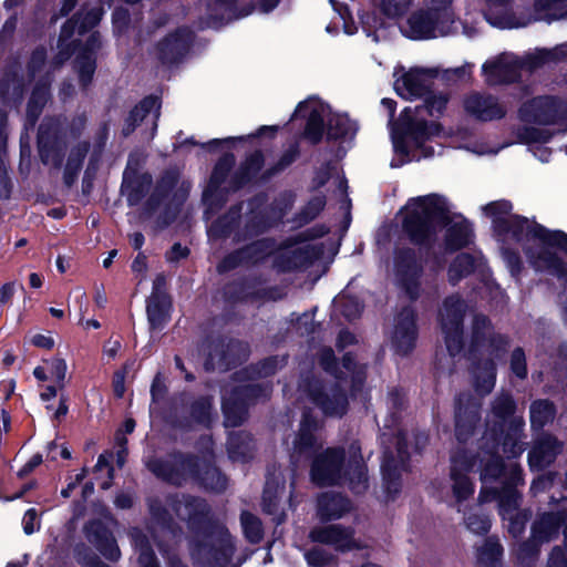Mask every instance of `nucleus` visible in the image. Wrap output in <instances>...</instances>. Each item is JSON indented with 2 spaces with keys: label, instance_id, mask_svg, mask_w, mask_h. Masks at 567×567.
Masks as SVG:
<instances>
[{
  "label": "nucleus",
  "instance_id": "1",
  "mask_svg": "<svg viewBox=\"0 0 567 567\" xmlns=\"http://www.w3.org/2000/svg\"><path fill=\"white\" fill-rule=\"evenodd\" d=\"M514 402L508 394L498 396L493 404V421H487L486 431L482 437V452L480 453L481 480L483 483L480 493V503H486L496 498L498 501L499 514L507 520V529L514 536H519L528 520L525 512L518 511L519 495L517 491L508 485L502 493L489 489L487 484L499 477L503 473V464L499 456V449L508 458L516 457L523 452L519 442V433L523 427L520 417H512Z\"/></svg>",
  "mask_w": 567,
  "mask_h": 567
},
{
  "label": "nucleus",
  "instance_id": "2",
  "mask_svg": "<svg viewBox=\"0 0 567 567\" xmlns=\"http://www.w3.org/2000/svg\"><path fill=\"white\" fill-rule=\"evenodd\" d=\"M482 209L491 218L502 241V255L513 276L519 272L522 262L512 245L525 251L536 270L548 271L559 278L565 276L563 262L556 256L557 250L567 252L565 233L547 230L533 220L512 214V205L507 200L489 203Z\"/></svg>",
  "mask_w": 567,
  "mask_h": 567
},
{
  "label": "nucleus",
  "instance_id": "3",
  "mask_svg": "<svg viewBox=\"0 0 567 567\" xmlns=\"http://www.w3.org/2000/svg\"><path fill=\"white\" fill-rule=\"evenodd\" d=\"M422 99H424V106H417L414 110L404 109L399 122L391 125L394 150L392 167H400L408 162L433 156L435 150L427 143L434 138L446 136L443 127L436 122H426L422 117V112L425 110L431 116L440 115L446 106L447 97L430 90Z\"/></svg>",
  "mask_w": 567,
  "mask_h": 567
},
{
  "label": "nucleus",
  "instance_id": "4",
  "mask_svg": "<svg viewBox=\"0 0 567 567\" xmlns=\"http://www.w3.org/2000/svg\"><path fill=\"white\" fill-rule=\"evenodd\" d=\"M402 225L414 243L427 241L437 226H445V247L458 249L471 240L472 229L461 216L451 217L447 200L437 194L411 198L401 210Z\"/></svg>",
  "mask_w": 567,
  "mask_h": 567
},
{
  "label": "nucleus",
  "instance_id": "5",
  "mask_svg": "<svg viewBox=\"0 0 567 567\" xmlns=\"http://www.w3.org/2000/svg\"><path fill=\"white\" fill-rule=\"evenodd\" d=\"M176 515L193 532L190 556L196 567H227L234 554L228 530L208 516L207 504L198 498L183 497L174 502Z\"/></svg>",
  "mask_w": 567,
  "mask_h": 567
},
{
  "label": "nucleus",
  "instance_id": "6",
  "mask_svg": "<svg viewBox=\"0 0 567 567\" xmlns=\"http://www.w3.org/2000/svg\"><path fill=\"white\" fill-rule=\"evenodd\" d=\"M519 118L529 125L517 130L518 142L527 144L540 162H548L550 151L542 144L567 130V105L549 96L535 97L522 105Z\"/></svg>",
  "mask_w": 567,
  "mask_h": 567
},
{
  "label": "nucleus",
  "instance_id": "7",
  "mask_svg": "<svg viewBox=\"0 0 567 567\" xmlns=\"http://www.w3.org/2000/svg\"><path fill=\"white\" fill-rule=\"evenodd\" d=\"M311 478L322 486L348 481L354 493H362L368 486V477L360 446L357 443L350 445L347 465L344 454L337 449H328L318 454L312 463Z\"/></svg>",
  "mask_w": 567,
  "mask_h": 567
},
{
  "label": "nucleus",
  "instance_id": "8",
  "mask_svg": "<svg viewBox=\"0 0 567 567\" xmlns=\"http://www.w3.org/2000/svg\"><path fill=\"white\" fill-rule=\"evenodd\" d=\"M567 58V42L554 49H536L519 59L513 53H502L483 64V74L489 85L509 83L539 66Z\"/></svg>",
  "mask_w": 567,
  "mask_h": 567
},
{
  "label": "nucleus",
  "instance_id": "9",
  "mask_svg": "<svg viewBox=\"0 0 567 567\" xmlns=\"http://www.w3.org/2000/svg\"><path fill=\"white\" fill-rule=\"evenodd\" d=\"M148 466L156 476L172 484L179 485L188 480H194L213 491H221L226 487L225 476L213 466L206 456L199 460L174 455L166 461H153Z\"/></svg>",
  "mask_w": 567,
  "mask_h": 567
},
{
  "label": "nucleus",
  "instance_id": "10",
  "mask_svg": "<svg viewBox=\"0 0 567 567\" xmlns=\"http://www.w3.org/2000/svg\"><path fill=\"white\" fill-rule=\"evenodd\" d=\"M507 340L495 334L489 326L488 320L484 316H476L473 320L471 337V360L475 358L476 352L488 358L482 363L473 368L475 378V386L482 394L489 393L495 385V364L493 359L501 357L505 350Z\"/></svg>",
  "mask_w": 567,
  "mask_h": 567
},
{
  "label": "nucleus",
  "instance_id": "11",
  "mask_svg": "<svg viewBox=\"0 0 567 567\" xmlns=\"http://www.w3.org/2000/svg\"><path fill=\"white\" fill-rule=\"evenodd\" d=\"M292 117H306L305 136L311 143H318L324 130L331 138L352 137L357 124L346 114L332 113L329 105L316 97L299 103Z\"/></svg>",
  "mask_w": 567,
  "mask_h": 567
},
{
  "label": "nucleus",
  "instance_id": "12",
  "mask_svg": "<svg viewBox=\"0 0 567 567\" xmlns=\"http://www.w3.org/2000/svg\"><path fill=\"white\" fill-rule=\"evenodd\" d=\"M426 10L411 14L401 27L402 33L413 40L444 37L455 31V21L450 4L452 0H422Z\"/></svg>",
  "mask_w": 567,
  "mask_h": 567
},
{
  "label": "nucleus",
  "instance_id": "13",
  "mask_svg": "<svg viewBox=\"0 0 567 567\" xmlns=\"http://www.w3.org/2000/svg\"><path fill=\"white\" fill-rule=\"evenodd\" d=\"M246 375L247 371L237 373L240 383L224 389L223 411L227 427H235L244 422L250 400L267 396L266 390L261 389L260 384L245 383Z\"/></svg>",
  "mask_w": 567,
  "mask_h": 567
},
{
  "label": "nucleus",
  "instance_id": "14",
  "mask_svg": "<svg viewBox=\"0 0 567 567\" xmlns=\"http://www.w3.org/2000/svg\"><path fill=\"white\" fill-rule=\"evenodd\" d=\"M466 306L457 296L446 298L439 313L445 344L451 357L457 355L463 347L462 323Z\"/></svg>",
  "mask_w": 567,
  "mask_h": 567
},
{
  "label": "nucleus",
  "instance_id": "15",
  "mask_svg": "<svg viewBox=\"0 0 567 567\" xmlns=\"http://www.w3.org/2000/svg\"><path fill=\"white\" fill-rule=\"evenodd\" d=\"M439 70L435 68H411L409 71L396 70L394 89L405 100L423 97L430 92Z\"/></svg>",
  "mask_w": 567,
  "mask_h": 567
},
{
  "label": "nucleus",
  "instance_id": "16",
  "mask_svg": "<svg viewBox=\"0 0 567 567\" xmlns=\"http://www.w3.org/2000/svg\"><path fill=\"white\" fill-rule=\"evenodd\" d=\"M566 513L558 511L557 513H546L538 517L532 527V537L528 542L523 543L516 549L518 559L524 560L537 554L538 547L546 542L555 538L566 519Z\"/></svg>",
  "mask_w": 567,
  "mask_h": 567
},
{
  "label": "nucleus",
  "instance_id": "17",
  "mask_svg": "<svg viewBox=\"0 0 567 567\" xmlns=\"http://www.w3.org/2000/svg\"><path fill=\"white\" fill-rule=\"evenodd\" d=\"M476 466L473 455L466 451H457L451 458V488L455 503L461 506L463 502L474 494V484L468 474Z\"/></svg>",
  "mask_w": 567,
  "mask_h": 567
},
{
  "label": "nucleus",
  "instance_id": "18",
  "mask_svg": "<svg viewBox=\"0 0 567 567\" xmlns=\"http://www.w3.org/2000/svg\"><path fill=\"white\" fill-rule=\"evenodd\" d=\"M488 10L484 13L486 20L497 28H512L513 24L504 18L494 19V11L498 7L504 8L509 0H486ZM567 7V0H536L535 11L538 19L555 20L563 16L561 11Z\"/></svg>",
  "mask_w": 567,
  "mask_h": 567
},
{
  "label": "nucleus",
  "instance_id": "19",
  "mask_svg": "<svg viewBox=\"0 0 567 567\" xmlns=\"http://www.w3.org/2000/svg\"><path fill=\"white\" fill-rule=\"evenodd\" d=\"M310 399L326 415L341 416L347 410V399L338 388H322L318 381L307 386Z\"/></svg>",
  "mask_w": 567,
  "mask_h": 567
},
{
  "label": "nucleus",
  "instance_id": "20",
  "mask_svg": "<svg viewBox=\"0 0 567 567\" xmlns=\"http://www.w3.org/2000/svg\"><path fill=\"white\" fill-rule=\"evenodd\" d=\"M396 280L411 299L419 296L421 268L411 250L400 252L395 258Z\"/></svg>",
  "mask_w": 567,
  "mask_h": 567
},
{
  "label": "nucleus",
  "instance_id": "21",
  "mask_svg": "<svg viewBox=\"0 0 567 567\" xmlns=\"http://www.w3.org/2000/svg\"><path fill=\"white\" fill-rule=\"evenodd\" d=\"M316 429L317 423L309 414H305L299 433L293 441V449L291 453V461L293 464L298 465L299 463L309 460L321 446L313 434Z\"/></svg>",
  "mask_w": 567,
  "mask_h": 567
},
{
  "label": "nucleus",
  "instance_id": "22",
  "mask_svg": "<svg viewBox=\"0 0 567 567\" xmlns=\"http://www.w3.org/2000/svg\"><path fill=\"white\" fill-rule=\"evenodd\" d=\"M415 315L410 308H404L395 318L392 332V344L400 353L412 350L416 340Z\"/></svg>",
  "mask_w": 567,
  "mask_h": 567
},
{
  "label": "nucleus",
  "instance_id": "23",
  "mask_svg": "<svg viewBox=\"0 0 567 567\" xmlns=\"http://www.w3.org/2000/svg\"><path fill=\"white\" fill-rule=\"evenodd\" d=\"M310 538L313 542L331 545L338 550H349L357 546L352 530L340 525L313 528L310 532Z\"/></svg>",
  "mask_w": 567,
  "mask_h": 567
},
{
  "label": "nucleus",
  "instance_id": "24",
  "mask_svg": "<svg viewBox=\"0 0 567 567\" xmlns=\"http://www.w3.org/2000/svg\"><path fill=\"white\" fill-rule=\"evenodd\" d=\"M189 42L190 31L185 28L178 29L158 43L156 54L163 62H175L187 52Z\"/></svg>",
  "mask_w": 567,
  "mask_h": 567
},
{
  "label": "nucleus",
  "instance_id": "25",
  "mask_svg": "<svg viewBox=\"0 0 567 567\" xmlns=\"http://www.w3.org/2000/svg\"><path fill=\"white\" fill-rule=\"evenodd\" d=\"M467 113L482 121L501 118L505 114L504 107L493 96L471 94L464 101Z\"/></svg>",
  "mask_w": 567,
  "mask_h": 567
},
{
  "label": "nucleus",
  "instance_id": "26",
  "mask_svg": "<svg viewBox=\"0 0 567 567\" xmlns=\"http://www.w3.org/2000/svg\"><path fill=\"white\" fill-rule=\"evenodd\" d=\"M159 116V102L157 97L148 96L144 99L131 112L124 133L130 134L138 123L147 122L151 124L153 132L156 130L157 120Z\"/></svg>",
  "mask_w": 567,
  "mask_h": 567
},
{
  "label": "nucleus",
  "instance_id": "27",
  "mask_svg": "<svg viewBox=\"0 0 567 567\" xmlns=\"http://www.w3.org/2000/svg\"><path fill=\"white\" fill-rule=\"evenodd\" d=\"M100 45L99 37L92 33L85 48L81 49L75 59V68L79 73L80 82L83 86L87 85L95 72V52Z\"/></svg>",
  "mask_w": 567,
  "mask_h": 567
},
{
  "label": "nucleus",
  "instance_id": "28",
  "mask_svg": "<svg viewBox=\"0 0 567 567\" xmlns=\"http://www.w3.org/2000/svg\"><path fill=\"white\" fill-rule=\"evenodd\" d=\"M102 13V9L96 6L87 10L85 14L81 12L75 19L68 21L61 31L60 45H64V42L72 37L75 30L79 34H82L94 28L100 22Z\"/></svg>",
  "mask_w": 567,
  "mask_h": 567
},
{
  "label": "nucleus",
  "instance_id": "29",
  "mask_svg": "<svg viewBox=\"0 0 567 567\" xmlns=\"http://www.w3.org/2000/svg\"><path fill=\"white\" fill-rule=\"evenodd\" d=\"M559 449L556 439L553 436L542 437L528 454L529 466L533 470L544 468L555 460Z\"/></svg>",
  "mask_w": 567,
  "mask_h": 567
},
{
  "label": "nucleus",
  "instance_id": "30",
  "mask_svg": "<svg viewBox=\"0 0 567 567\" xmlns=\"http://www.w3.org/2000/svg\"><path fill=\"white\" fill-rule=\"evenodd\" d=\"M350 502L338 494H322L318 499V515L321 519H337L350 511Z\"/></svg>",
  "mask_w": 567,
  "mask_h": 567
},
{
  "label": "nucleus",
  "instance_id": "31",
  "mask_svg": "<svg viewBox=\"0 0 567 567\" xmlns=\"http://www.w3.org/2000/svg\"><path fill=\"white\" fill-rule=\"evenodd\" d=\"M235 2L236 0H213L212 3H209V21L207 22V25L217 28L224 20H229L233 17H246L252 12V10H247L243 13L235 14Z\"/></svg>",
  "mask_w": 567,
  "mask_h": 567
},
{
  "label": "nucleus",
  "instance_id": "32",
  "mask_svg": "<svg viewBox=\"0 0 567 567\" xmlns=\"http://www.w3.org/2000/svg\"><path fill=\"white\" fill-rule=\"evenodd\" d=\"M503 548L498 540L486 539L482 546L477 548L478 567H502Z\"/></svg>",
  "mask_w": 567,
  "mask_h": 567
},
{
  "label": "nucleus",
  "instance_id": "33",
  "mask_svg": "<svg viewBox=\"0 0 567 567\" xmlns=\"http://www.w3.org/2000/svg\"><path fill=\"white\" fill-rule=\"evenodd\" d=\"M97 525L95 523H91L86 527V532L90 537L94 535V540L97 544L100 551L110 560H117L121 556L120 548L111 534L106 530H102L101 534L95 529Z\"/></svg>",
  "mask_w": 567,
  "mask_h": 567
},
{
  "label": "nucleus",
  "instance_id": "34",
  "mask_svg": "<svg viewBox=\"0 0 567 567\" xmlns=\"http://www.w3.org/2000/svg\"><path fill=\"white\" fill-rule=\"evenodd\" d=\"M169 302L154 293L147 302V317L152 328H159L168 318Z\"/></svg>",
  "mask_w": 567,
  "mask_h": 567
},
{
  "label": "nucleus",
  "instance_id": "35",
  "mask_svg": "<svg viewBox=\"0 0 567 567\" xmlns=\"http://www.w3.org/2000/svg\"><path fill=\"white\" fill-rule=\"evenodd\" d=\"M131 537L135 549L138 551V563L141 567H159L157 560L152 551L148 540L141 530L134 528L131 532Z\"/></svg>",
  "mask_w": 567,
  "mask_h": 567
},
{
  "label": "nucleus",
  "instance_id": "36",
  "mask_svg": "<svg viewBox=\"0 0 567 567\" xmlns=\"http://www.w3.org/2000/svg\"><path fill=\"white\" fill-rule=\"evenodd\" d=\"M413 0H373L380 12L388 20L402 17L412 6Z\"/></svg>",
  "mask_w": 567,
  "mask_h": 567
},
{
  "label": "nucleus",
  "instance_id": "37",
  "mask_svg": "<svg viewBox=\"0 0 567 567\" xmlns=\"http://www.w3.org/2000/svg\"><path fill=\"white\" fill-rule=\"evenodd\" d=\"M475 260L466 254L458 255L449 269V280L452 285H456L463 277L471 274L474 269Z\"/></svg>",
  "mask_w": 567,
  "mask_h": 567
},
{
  "label": "nucleus",
  "instance_id": "38",
  "mask_svg": "<svg viewBox=\"0 0 567 567\" xmlns=\"http://www.w3.org/2000/svg\"><path fill=\"white\" fill-rule=\"evenodd\" d=\"M555 411L550 402L539 400L530 406V422L534 427H543L547 422L551 421Z\"/></svg>",
  "mask_w": 567,
  "mask_h": 567
},
{
  "label": "nucleus",
  "instance_id": "39",
  "mask_svg": "<svg viewBox=\"0 0 567 567\" xmlns=\"http://www.w3.org/2000/svg\"><path fill=\"white\" fill-rule=\"evenodd\" d=\"M476 412L471 410H464L461 406V400H458V408L456 411V436L458 441H465L467 434L472 431L476 421Z\"/></svg>",
  "mask_w": 567,
  "mask_h": 567
},
{
  "label": "nucleus",
  "instance_id": "40",
  "mask_svg": "<svg viewBox=\"0 0 567 567\" xmlns=\"http://www.w3.org/2000/svg\"><path fill=\"white\" fill-rule=\"evenodd\" d=\"M362 27L368 37H373V41L379 42L386 38V22L379 19L375 14H365L361 19Z\"/></svg>",
  "mask_w": 567,
  "mask_h": 567
},
{
  "label": "nucleus",
  "instance_id": "41",
  "mask_svg": "<svg viewBox=\"0 0 567 567\" xmlns=\"http://www.w3.org/2000/svg\"><path fill=\"white\" fill-rule=\"evenodd\" d=\"M48 100V86L47 84L38 85L31 95V99L28 103V117L29 120L34 123L38 118L43 105L47 103Z\"/></svg>",
  "mask_w": 567,
  "mask_h": 567
},
{
  "label": "nucleus",
  "instance_id": "42",
  "mask_svg": "<svg viewBox=\"0 0 567 567\" xmlns=\"http://www.w3.org/2000/svg\"><path fill=\"white\" fill-rule=\"evenodd\" d=\"M229 457L234 461H245L250 453V445L246 435L235 434L228 440Z\"/></svg>",
  "mask_w": 567,
  "mask_h": 567
},
{
  "label": "nucleus",
  "instance_id": "43",
  "mask_svg": "<svg viewBox=\"0 0 567 567\" xmlns=\"http://www.w3.org/2000/svg\"><path fill=\"white\" fill-rule=\"evenodd\" d=\"M246 538L251 543H258L262 536L261 523L255 515L244 512L240 517Z\"/></svg>",
  "mask_w": 567,
  "mask_h": 567
},
{
  "label": "nucleus",
  "instance_id": "44",
  "mask_svg": "<svg viewBox=\"0 0 567 567\" xmlns=\"http://www.w3.org/2000/svg\"><path fill=\"white\" fill-rule=\"evenodd\" d=\"M43 363L48 369L50 380L54 381L58 388H64L68 370L65 360L61 358H53L50 360H44Z\"/></svg>",
  "mask_w": 567,
  "mask_h": 567
},
{
  "label": "nucleus",
  "instance_id": "45",
  "mask_svg": "<svg viewBox=\"0 0 567 567\" xmlns=\"http://www.w3.org/2000/svg\"><path fill=\"white\" fill-rule=\"evenodd\" d=\"M233 165L234 157L230 154H227L219 159L213 171L209 182V189L217 188L223 183Z\"/></svg>",
  "mask_w": 567,
  "mask_h": 567
},
{
  "label": "nucleus",
  "instance_id": "46",
  "mask_svg": "<svg viewBox=\"0 0 567 567\" xmlns=\"http://www.w3.org/2000/svg\"><path fill=\"white\" fill-rule=\"evenodd\" d=\"M274 250L272 244L269 240H258L247 247L241 254L245 258L251 261H259L264 257L270 255Z\"/></svg>",
  "mask_w": 567,
  "mask_h": 567
},
{
  "label": "nucleus",
  "instance_id": "47",
  "mask_svg": "<svg viewBox=\"0 0 567 567\" xmlns=\"http://www.w3.org/2000/svg\"><path fill=\"white\" fill-rule=\"evenodd\" d=\"M1 96L4 101L19 99L22 94V86L20 81L13 76L12 79L6 78L1 82Z\"/></svg>",
  "mask_w": 567,
  "mask_h": 567
},
{
  "label": "nucleus",
  "instance_id": "48",
  "mask_svg": "<svg viewBox=\"0 0 567 567\" xmlns=\"http://www.w3.org/2000/svg\"><path fill=\"white\" fill-rule=\"evenodd\" d=\"M337 302L342 308V313L348 319L357 318L362 311V305L355 298L342 295L338 298Z\"/></svg>",
  "mask_w": 567,
  "mask_h": 567
},
{
  "label": "nucleus",
  "instance_id": "49",
  "mask_svg": "<svg viewBox=\"0 0 567 567\" xmlns=\"http://www.w3.org/2000/svg\"><path fill=\"white\" fill-rule=\"evenodd\" d=\"M465 524L475 534L487 533L491 527V520L486 515H467Z\"/></svg>",
  "mask_w": 567,
  "mask_h": 567
},
{
  "label": "nucleus",
  "instance_id": "50",
  "mask_svg": "<svg viewBox=\"0 0 567 567\" xmlns=\"http://www.w3.org/2000/svg\"><path fill=\"white\" fill-rule=\"evenodd\" d=\"M511 369L513 373L519 378L524 379L527 375V368H526V358L523 349L517 348L513 351L512 358H511Z\"/></svg>",
  "mask_w": 567,
  "mask_h": 567
},
{
  "label": "nucleus",
  "instance_id": "51",
  "mask_svg": "<svg viewBox=\"0 0 567 567\" xmlns=\"http://www.w3.org/2000/svg\"><path fill=\"white\" fill-rule=\"evenodd\" d=\"M272 488H274L272 483L270 481H267L266 487L264 491V496H262V506H264L265 512H267L268 514H271V515H276L278 512L277 511L278 486L274 491H272Z\"/></svg>",
  "mask_w": 567,
  "mask_h": 567
},
{
  "label": "nucleus",
  "instance_id": "52",
  "mask_svg": "<svg viewBox=\"0 0 567 567\" xmlns=\"http://www.w3.org/2000/svg\"><path fill=\"white\" fill-rule=\"evenodd\" d=\"M122 192L126 195L130 205H136L142 198V190L135 189L134 183L130 181L127 172L124 174Z\"/></svg>",
  "mask_w": 567,
  "mask_h": 567
},
{
  "label": "nucleus",
  "instance_id": "53",
  "mask_svg": "<svg viewBox=\"0 0 567 567\" xmlns=\"http://www.w3.org/2000/svg\"><path fill=\"white\" fill-rule=\"evenodd\" d=\"M87 150H89L87 145L83 144V145L79 146L76 148V151H74L71 154V156H70V158L68 161V164H66V174L69 172L76 173L80 169L82 161H83V158L85 157V155L87 153Z\"/></svg>",
  "mask_w": 567,
  "mask_h": 567
},
{
  "label": "nucleus",
  "instance_id": "54",
  "mask_svg": "<svg viewBox=\"0 0 567 567\" xmlns=\"http://www.w3.org/2000/svg\"><path fill=\"white\" fill-rule=\"evenodd\" d=\"M45 61V51L44 49H38L33 52L30 63L29 71L32 79H35L38 75L40 76L41 70L44 66Z\"/></svg>",
  "mask_w": 567,
  "mask_h": 567
},
{
  "label": "nucleus",
  "instance_id": "55",
  "mask_svg": "<svg viewBox=\"0 0 567 567\" xmlns=\"http://www.w3.org/2000/svg\"><path fill=\"white\" fill-rule=\"evenodd\" d=\"M210 401L208 399H203L194 405L193 414L197 419L199 423H208L210 420Z\"/></svg>",
  "mask_w": 567,
  "mask_h": 567
},
{
  "label": "nucleus",
  "instance_id": "56",
  "mask_svg": "<svg viewBox=\"0 0 567 567\" xmlns=\"http://www.w3.org/2000/svg\"><path fill=\"white\" fill-rule=\"evenodd\" d=\"M324 198L322 196H315L306 206L303 210V220L308 221L313 219L320 210L324 207Z\"/></svg>",
  "mask_w": 567,
  "mask_h": 567
},
{
  "label": "nucleus",
  "instance_id": "57",
  "mask_svg": "<svg viewBox=\"0 0 567 567\" xmlns=\"http://www.w3.org/2000/svg\"><path fill=\"white\" fill-rule=\"evenodd\" d=\"M22 526L27 535H31L40 528V520L34 508H30L25 512L22 519Z\"/></svg>",
  "mask_w": 567,
  "mask_h": 567
},
{
  "label": "nucleus",
  "instance_id": "58",
  "mask_svg": "<svg viewBox=\"0 0 567 567\" xmlns=\"http://www.w3.org/2000/svg\"><path fill=\"white\" fill-rule=\"evenodd\" d=\"M95 472H106L107 480L101 483V487L103 489H107L111 486V481L113 477V470L109 464V460L105 455H100L97 462L94 466Z\"/></svg>",
  "mask_w": 567,
  "mask_h": 567
},
{
  "label": "nucleus",
  "instance_id": "59",
  "mask_svg": "<svg viewBox=\"0 0 567 567\" xmlns=\"http://www.w3.org/2000/svg\"><path fill=\"white\" fill-rule=\"evenodd\" d=\"M343 369L346 370L347 374H351L353 388L362 383V371H354L353 359L349 353H347L343 358Z\"/></svg>",
  "mask_w": 567,
  "mask_h": 567
},
{
  "label": "nucleus",
  "instance_id": "60",
  "mask_svg": "<svg viewBox=\"0 0 567 567\" xmlns=\"http://www.w3.org/2000/svg\"><path fill=\"white\" fill-rule=\"evenodd\" d=\"M306 560L310 566L315 567H323V565L328 561V556L320 548H313L306 553Z\"/></svg>",
  "mask_w": 567,
  "mask_h": 567
},
{
  "label": "nucleus",
  "instance_id": "61",
  "mask_svg": "<svg viewBox=\"0 0 567 567\" xmlns=\"http://www.w3.org/2000/svg\"><path fill=\"white\" fill-rule=\"evenodd\" d=\"M125 374L126 367L122 371H117L113 378V391L117 398H122L125 392Z\"/></svg>",
  "mask_w": 567,
  "mask_h": 567
},
{
  "label": "nucleus",
  "instance_id": "62",
  "mask_svg": "<svg viewBox=\"0 0 567 567\" xmlns=\"http://www.w3.org/2000/svg\"><path fill=\"white\" fill-rule=\"evenodd\" d=\"M548 567H567V558L560 548L556 547L553 549Z\"/></svg>",
  "mask_w": 567,
  "mask_h": 567
},
{
  "label": "nucleus",
  "instance_id": "63",
  "mask_svg": "<svg viewBox=\"0 0 567 567\" xmlns=\"http://www.w3.org/2000/svg\"><path fill=\"white\" fill-rule=\"evenodd\" d=\"M121 349V342L118 340H107L103 347V357L107 360H113Z\"/></svg>",
  "mask_w": 567,
  "mask_h": 567
},
{
  "label": "nucleus",
  "instance_id": "64",
  "mask_svg": "<svg viewBox=\"0 0 567 567\" xmlns=\"http://www.w3.org/2000/svg\"><path fill=\"white\" fill-rule=\"evenodd\" d=\"M31 343L38 348L51 349L54 346V340L49 334H35L32 337Z\"/></svg>",
  "mask_w": 567,
  "mask_h": 567
}]
</instances>
